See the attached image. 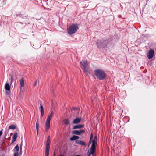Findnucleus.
<instances>
[{
    "instance_id": "23",
    "label": "nucleus",
    "mask_w": 156,
    "mask_h": 156,
    "mask_svg": "<svg viewBox=\"0 0 156 156\" xmlns=\"http://www.w3.org/2000/svg\"><path fill=\"white\" fill-rule=\"evenodd\" d=\"M19 147L18 146V144H17L15 148L13 149V151H18L19 150Z\"/></svg>"
},
{
    "instance_id": "6",
    "label": "nucleus",
    "mask_w": 156,
    "mask_h": 156,
    "mask_svg": "<svg viewBox=\"0 0 156 156\" xmlns=\"http://www.w3.org/2000/svg\"><path fill=\"white\" fill-rule=\"evenodd\" d=\"M51 144L50 136H48L46 145L45 151H49Z\"/></svg>"
},
{
    "instance_id": "36",
    "label": "nucleus",
    "mask_w": 156,
    "mask_h": 156,
    "mask_svg": "<svg viewBox=\"0 0 156 156\" xmlns=\"http://www.w3.org/2000/svg\"><path fill=\"white\" fill-rule=\"evenodd\" d=\"M90 153H89V154H88V156H90Z\"/></svg>"
},
{
    "instance_id": "10",
    "label": "nucleus",
    "mask_w": 156,
    "mask_h": 156,
    "mask_svg": "<svg viewBox=\"0 0 156 156\" xmlns=\"http://www.w3.org/2000/svg\"><path fill=\"white\" fill-rule=\"evenodd\" d=\"M84 126V125L83 124H79L74 126L72 129H81L83 128Z\"/></svg>"
},
{
    "instance_id": "19",
    "label": "nucleus",
    "mask_w": 156,
    "mask_h": 156,
    "mask_svg": "<svg viewBox=\"0 0 156 156\" xmlns=\"http://www.w3.org/2000/svg\"><path fill=\"white\" fill-rule=\"evenodd\" d=\"M9 76H11L10 79L11 80V81L10 83H11V84L12 83L13 81V79H14V75L12 73V74H11V73L9 74Z\"/></svg>"
},
{
    "instance_id": "38",
    "label": "nucleus",
    "mask_w": 156,
    "mask_h": 156,
    "mask_svg": "<svg viewBox=\"0 0 156 156\" xmlns=\"http://www.w3.org/2000/svg\"><path fill=\"white\" fill-rule=\"evenodd\" d=\"M91 141L90 140L89 143H90V144L91 143Z\"/></svg>"
},
{
    "instance_id": "17",
    "label": "nucleus",
    "mask_w": 156,
    "mask_h": 156,
    "mask_svg": "<svg viewBox=\"0 0 156 156\" xmlns=\"http://www.w3.org/2000/svg\"><path fill=\"white\" fill-rule=\"evenodd\" d=\"M40 111L41 114V117H43L44 115V110L43 106L41 104H40Z\"/></svg>"
},
{
    "instance_id": "7",
    "label": "nucleus",
    "mask_w": 156,
    "mask_h": 156,
    "mask_svg": "<svg viewBox=\"0 0 156 156\" xmlns=\"http://www.w3.org/2000/svg\"><path fill=\"white\" fill-rule=\"evenodd\" d=\"M154 53V51L153 50L151 49L147 53V56L148 58L151 59L153 56Z\"/></svg>"
},
{
    "instance_id": "28",
    "label": "nucleus",
    "mask_w": 156,
    "mask_h": 156,
    "mask_svg": "<svg viewBox=\"0 0 156 156\" xmlns=\"http://www.w3.org/2000/svg\"><path fill=\"white\" fill-rule=\"evenodd\" d=\"M6 93L7 95H9L10 94V91H6Z\"/></svg>"
},
{
    "instance_id": "12",
    "label": "nucleus",
    "mask_w": 156,
    "mask_h": 156,
    "mask_svg": "<svg viewBox=\"0 0 156 156\" xmlns=\"http://www.w3.org/2000/svg\"><path fill=\"white\" fill-rule=\"evenodd\" d=\"M75 143L77 144L82 145L83 146H84L86 145V144L84 142L79 140H76Z\"/></svg>"
},
{
    "instance_id": "15",
    "label": "nucleus",
    "mask_w": 156,
    "mask_h": 156,
    "mask_svg": "<svg viewBox=\"0 0 156 156\" xmlns=\"http://www.w3.org/2000/svg\"><path fill=\"white\" fill-rule=\"evenodd\" d=\"M5 87L6 90L7 91L10 90V86L9 85V83L7 81L6 82V83L5 85Z\"/></svg>"
},
{
    "instance_id": "33",
    "label": "nucleus",
    "mask_w": 156,
    "mask_h": 156,
    "mask_svg": "<svg viewBox=\"0 0 156 156\" xmlns=\"http://www.w3.org/2000/svg\"><path fill=\"white\" fill-rule=\"evenodd\" d=\"M37 84V80H36L35 82V83L34 84V86H36Z\"/></svg>"
},
{
    "instance_id": "39",
    "label": "nucleus",
    "mask_w": 156,
    "mask_h": 156,
    "mask_svg": "<svg viewBox=\"0 0 156 156\" xmlns=\"http://www.w3.org/2000/svg\"><path fill=\"white\" fill-rule=\"evenodd\" d=\"M28 24H30V23H28Z\"/></svg>"
},
{
    "instance_id": "13",
    "label": "nucleus",
    "mask_w": 156,
    "mask_h": 156,
    "mask_svg": "<svg viewBox=\"0 0 156 156\" xmlns=\"http://www.w3.org/2000/svg\"><path fill=\"white\" fill-rule=\"evenodd\" d=\"M79 138V137L77 136L73 135L70 138V141H73L78 139Z\"/></svg>"
},
{
    "instance_id": "1",
    "label": "nucleus",
    "mask_w": 156,
    "mask_h": 156,
    "mask_svg": "<svg viewBox=\"0 0 156 156\" xmlns=\"http://www.w3.org/2000/svg\"><path fill=\"white\" fill-rule=\"evenodd\" d=\"M111 41V38H102L97 40L96 44L98 48H104L106 47L107 44Z\"/></svg>"
},
{
    "instance_id": "9",
    "label": "nucleus",
    "mask_w": 156,
    "mask_h": 156,
    "mask_svg": "<svg viewBox=\"0 0 156 156\" xmlns=\"http://www.w3.org/2000/svg\"><path fill=\"white\" fill-rule=\"evenodd\" d=\"M81 121V118L77 117L74 119L73 122V123L74 124H78Z\"/></svg>"
},
{
    "instance_id": "22",
    "label": "nucleus",
    "mask_w": 156,
    "mask_h": 156,
    "mask_svg": "<svg viewBox=\"0 0 156 156\" xmlns=\"http://www.w3.org/2000/svg\"><path fill=\"white\" fill-rule=\"evenodd\" d=\"M16 126L14 125H11L9 126V129H16Z\"/></svg>"
},
{
    "instance_id": "24",
    "label": "nucleus",
    "mask_w": 156,
    "mask_h": 156,
    "mask_svg": "<svg viewBox=\"0 0 156 156\" xmlns=\"http://www.w3.org/2000/svg\"><path fill=\"white\" fill-rule=\"evenodd\" d=\"M78 109V108H76V107L72 108L71 109V112L73 111V112L74 111H76Z\"/></svg>"
},
{
    "instance_id": "8",
    "label": "nucleus",
    "mask_w": 156,
    "mask_h": 156,
    "mask_svg": "<svg viewBox=\"0 0 156 156\" xmlns=\"http://www.w3.org/2000/svg\"><path fill=\"white\" fill-rule=\"evenodd\" d=\"M96 150V146L95 145H92L91 147L90 150V154L92 155V156H94V154Z\"/></svg>"
},
{
    "instance_id": "21",
    "label": "nucleus",
    "mask_w": 156,
    "mask_h": 156,
    "mask_svg": "<svg viewBox=\"0 0 156 156\" xmlns=\"http://www.w3.org/2000/svg\"><path fill=\"white\" fill-rule=\"evenodd\" d=\"M63 122L66 125H68L70 123V121L68 119H64Z\"/></svg>"
},
{
    "instance_id": "29",
    "label": "nucleus",
    "mask_w": 156,
    "mask_h": 156,
    "mask_svg": "<svg viewBox=\"0 0 156 156\" xmlns=\"http://www.w3.org/2000/svg\"><path fill=\"white\" fill-rule=\"evenodd\" d=\"M49 151H45V156H48Z\"/></svg>"
},
{
    "instance_id": "4",
    "label": "nucleus",
    "mask_w": 156,
    "mask_h": 156,
    "mask_svg": "<svg viewBox=\"0 0 156 156\" xmlns=\"http://www.w3.org/2000/svg\"><path fill=\"white\" fill-rule=\"evenodd\" d=\"M79 29L77 24H74L71 25L67 30L69 34H72L76 32Z\"/></svg>"
},
{
    "instance_id": "31",
    "label": "nucleus",
    "mask_w": 156,
    "mask_h": 156,
    "mask_svg": "<svg viewBox=\"0 0 156 156\" xmlns=\"http://www.w3.org/2000/svg\"><path fill=\"white\" fill-rule=\"evenodd\" d=\"M93 135L92 133H91L90 135V141L93 138Z\"/></svg>"
},
{
    "instance_id": "20",
    "label": "nucleus",
    "mask_w": 156,
    "mask_h": 156,
    "mask_svg": "<svg viewBox=\"0 0 156 156\" xmlns=\"http://www.w3.org/2000/svg\"><path fill=\"white\" fill-rule=\"evenodd\" d=\"M72 133L73 134H76L78 135H80V132L78 130L73 131L72 132Z\"/></svg>"
},
{
    "instance_id": "14",
    "label": "nucleus",
    "mask_w": 156,
    "mask_h": 156,
    "mask_svg": "<svg viewBox=\"0 0 156 156\" xmlns=\"http://www.w3.org/2000/svg\"><path fill=\"white\" fill-rule=\"evenodd\" d=\"M20 87L21 89V87H23L24 86V81L23 78H22L20 80Z\"/></svg>"
},
{
    "instance_id": "16",
    "label": "nucleus",
    "mask_w": 156,
    "mask_h": 156,
    "mask_svg": "<svg viewBox=\"0 0 156 156\" xmlns=\"http://www.w3.org/2000/svg\"><path fill=\"white\" fill-rule=\"evenodd\" d=\"M97 136H95L94 137L93 140L92 141V145H96V144H97Z\"/></svg>"
},
{
    "instance_id": "34",
    "label": "nucleus",
    "mask_w": 156,
    "mask_h": 156,
    "mask_svg": "<svg viewBox=\"0 0 156 156\" xmlns=\"http://www.w3.org/2000/svg\"><path fill=\"white\" fill-rule=\"evenodd\" d=\"M2 133H3L2 131L0 130V136H1L2 135Z\"/></svg>"
},
{
    "instance_id": "26",
    "label": "nucleus",
    "mask_w": 156,
    "mask_h": 156,
    "mask_svg": "<svg viewBox=\"0 0 156 156\" xmlns=\"http://www.w3.org/2000/svg\"><path fill=\"white\" fill-rule=\"evenodd\" d=\"M80 132V135L82 133H83L85 132V130L83 129L82 130H80V131H79Z\"/></svg>"
},
{
    "instance_id": "35",
    "label": "nucleus",
    "mask_w": 156,
    "mask_h": 156,
    "mask_svg": "<svg viewBox=\"0 0 156 156\" xmlns=\"http://www.w3.org/2000/svg\"><path fill=\"white\" fill-rule=\"evenodd\" d=\"M19 23L21 24H23V23L21 22H19Z\"/></svg>"
},
{
    "instance_id": "30",
    "label": "nucleus",
    "mask_w": 156,
    "mask_h": 156,
    "mask_svg": "<svg viewBox=\"0 0 156 156\" xmlns=\"http://www.w3.org/2000/svg\"><path fill=\"white\" fill-rule=\"evenodd\" d=\"M28 18V16H23L22 17V18L24 19H26L27 18Z\"/></svg>"
},
{
    "instance_id": "5",
    "label": "nucleus",
    "mask_w": 156,
    "mask_h": 156,
    "mask_svg": "<svg viewBox=\"0 0 156 156\" xmlns=\"http://www.w3.org/2000/svg\"><path fill=\"white\" fill-rule=\"evenodd\" d=\"M54 115V112L53 111H52L48 117L46 122H45V131L46 132L48 131L50 126V120L52 118L53 115Z\"/></svg>"
},
{
    "instance_id": "37",
    "label": "nucleus",
    "mask_w": 156,
    "mask_h": 156,
    "mask_svg": "<svg viewBox=\"0 0 156 156\" xmlns=\"http://www.w3.org/2000/svg\"><path fill=\"white\" fill-rule=\"evenodd\" d=\"M59 156H64L63 155H60Z\"/></svg>"
},
{
    "instance_id": "2",
    "label": "nucleus",
    "mask_w": 156,
    "mask_h": 156,
    "mask_svg": "<svg viewBox=\"0 0 156 156\" xmlns=\"http://www.w3.org/2000/svg\"><path fill=\"white\" fill-rule=\"evenodd\" d=\"M94 74L97 78L99 80H103L107 76L106 73L103 70L100 69L95 70Z\"/></svg>"
},
{
    "instance_id": "3",
    "label": "nucleus",
    "mask_w": 156,
    "mask_h": 156,
    "mask_svg": "<svg viewBox=\"0 0 156 156\" xmlns=\"http://www.w3.org/2000/svg\"><path fill=\"white\" fill-rule=\"evenodd\" d=\"M80 67L85 73L88 75L89 73L88 62L87 61L84 60L80 62Z\"/></svg>"
},
{
    "instance_id": "32",
    "label": "nucleus",
    "mask_w": 156,
    "mask_h": 156,
    "mask_svg": "<svg viewBox=\"0 0 156 156\" xmlns=\"http://www.w3.org/2000/svg\"><path fill=\"white\" fill-rule=\"evenodd\" d=\"M14 156H18V152L17 153H15L14 154Z\"/></svg>"
},
{
    "instance_id": "18",
    "label": "nucleus",
    "mask_w": 156,
    "mask_h": 156,
    "mask_svg": "<svg viewBox=\"0 0 156 156\" xmlns=\"http://www.w3.org/2000/svg\"><path fill=\"white\" fill-rule=\"evenodd\" d=\"M38 122V119L36 124V128L37 135H38V129L39 127V125Z\"/></svg>"
},
{
    "instance_id": "25",
    "label": "nucleus",
    "mask_w": 156,
    "mask_h": 156,
    "mask_svg": "<svg viewBox=\"0 0 156 156\" xmlns=\"http://www.w3.org/2000/svg\"><path fill=\"white\" fill-rule=\"evenodd\" d=\"M22 140L21 141V143L20 144V152H22Z\"/></svg>"
},
{
    "instance_id": "11",
    "label": "nucleus",
    "mask_w": 156,
    "mask_h": 156,
    "mask_svg": "<svg viewBox=\"0 0 156 156\" xmlns=\"http://www.w3.org/2000/svg\"><path fill=\"white\" fill-rule=\"evenodd\" d=\"M18 133L17 132H15L13 136L12 137V140L11 144L15 142L17 137Z\"/></svg>"
},
{
    "instance_id": "27",
    "label": "nucleus",
    "mask_w": 156,
    "mask_h": 156,
    "mask_svg": "<svg viewBox=\"0 0 156 156\" xmlns=\"http://www.w3.org/2000/svg\"><path fill=\"white\" fill-rule=\"evenodd\" d=\"M16 16H19L20 17H21L22 18V17L23 16V14H21V13H20V14H17L16 15Z\"/></svg>"
}]
</instances>
